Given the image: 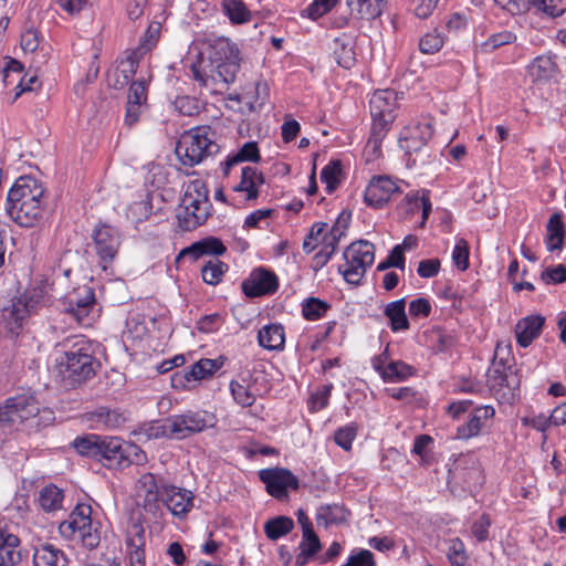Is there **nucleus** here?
I'll return each mask as SVG.
<instances>
[{
    "label": "nucleus",
    "instance_id": "nucleus-59",
    "mask_svg": "<svg viewBox=\"0 0 566 566\" xmlns=\"http://www.w3.org/2000/svg\"><path fill=\"white\" fill-rule=\"evenodd\" d=\"M407 205L420 207V209L422 210L421 226H423L431 212V202H430L428 191H422L421 196H419V192L408 193L407 195Z\"/></svg>",
    "mask_w": 566,
    "mask_h": 566
},
{
    "label": "nucleus",
    "instance_id": "nucleus-33",
    "mask_svg": "<svg viewBox=\"0 0 566 566\" xmlns=\"http://www.w3.org/2000/svg\"><path fill=\"white\" fill-rule=\"evenodd\" d=\"M19 538L8 534L0 525V566H12L20 560V553L17 551Z\"/></svg>",
    "mask_w": 566,
    "mask_h": 566
},
{
    "label": "nucleus",
    "instance_id": "nucleus-24",
    "mask_svg": "<svg viewBox=\"0 0 566 566\" xmlns=\"http://www.w3.org/2000/svg\"><path fill=\"white\" fill-rule=\"evenodd\" d=\"M488 385L495 394L506 397L513 395L518 386V380L511 370L506 371L504 367H494L488 373Z\"/></svg>",
    "mask_w": 566,
    "mask_h": 566
},
{
    "label": "nucleus",
    "instance_id": "nucleus-22",
    "mask_svg": "<svg viewBox=\"0 0 566 566\" xmlns=\"http://www.w3.org/2000/svg\"><path fill=\"white\" fill-rule=\"evenodd\" d=\"M224 364V359L219 357L217 359L202 358L193 364L189 371L184 375L176 374L172 378L174 386L185 385L184 380H202L211 377L217 373Z\"/></svg>",
    "mask_w": 566,
    "mask_h": 566
},
{
    "label": "nucleus",
    "instance_id": "nucleus-18",
    "mask_svg": "<svg viewBox=\"0 0 566 566\" xmlns=\"http://www.w3.org/2000/svg\"><path fill=\"white\" fill-rule=\"evenodd\" d=\"M433 135L432 124L429 119L406 127L399 138L400 148L411 154L420 150Z\"/></svg>",
    "mask_w": 566,
    "mask_h": 566
},
{
    "label": "nucleus",
    "instance_id": "nucleus-56",
    "mask_svg": "<svg viewBox=\"0 0 566 566\" xmlns=\"http://www.w3.org/2000/svg\"><path fill=\"white\" fill-rule=\"evenodd\" d=\"M151 213V206L147 200L135 201L129 205L126 216L134 223H140Z\"/></svg>",
    "mask_w": 566,
    "mask_h": 566
},
{
    "label": "nucleus",
    "instance_id": "nucleus-9",
    "mask_svg": "<svg viewBox=\"0 0 566 566\" xmlns=\"http://www.w3.org/2000/svg\"><path fill=\"white\" fill-rule=\"evenodd\" d=\"M94 304L93 290L87 285H82L65 296L63 312L80 326L88 327L93 323L92 310Z\"/></svg>",
    "mask_w": 566,
    "mask_h": 566
},
{
    "label": "nucleus",
    "instance_id": "nucleus-31",
    "mask_svg": "<svg viewBox=\"0 0 566 566\" xmlns=\"http://www.w3.org/2000/svg\"><path fill=\"white\" fill-rule=\"evenodd\" d=\"M164 484L161 478H157L153 473H144L138 480V491L145 493V505H156L158 500H161Z\"/></svg>",
    "mask_w": 566,
    "mask_h": 566
},
{
    "label": "nucleus",
    "instance_id": "nucleus-39",
    "mask_svg": "<svg viewBox=\"0 0 566 566\" xmlns=\"http://www.w3.org/2000/svg\"><path fill=\"white\" fill-rule=\"evenodd\" d=\"M221 8L232 24H244L251 21L252 13L242 0H222Z\"/></svg>",
    "mask_w": 566,
    "mask_h": 566
},
{
    "label": "nucleus",
    "instance_id": "nucleus-42",
    "mask_svg": "<svg viewBox=\"0 0 566 566\" xmlns=\"http://www.w3.org/2000/svg\"><path fill=\"white\" fill-rule=\"evenodd\" d=\"M564 224L558 213H554L547 223L546 245L549 251L560 250L564 240Z\"/></svg>",
    "mask_w": 566,
    "mask_h": 566
},
{
    "label": "nucleus",
    "instance_id": "nucleus-36",
    "mask_svg": "<svg viewBox=\"0 0 566 566\" xmlns=\"http://www.w3.org/2000/svg\"><path fill=\"white\" fill-rule=\"evenodd\" d=\"M64 492L54 484L43 486L39 492L38 502L45 512H54L63 506Z\"/></svg>",
    "mask_w": 566,
    "mask_h": 566
},
{
    "label": "nucleus",
    "instance_id": "nucleus-23",
    "mask_svg": "<svg viewBox=\"0 0 566 566\" xmlns=\"http://www.w3.org/2000/svg\"><path fill=\"white\" fill-rule=\"evenodd\" d=\"M83 419L93 430L116 429L120 427L125 420L118 411L107 407H98L93 411L86 412Z\"/></svg>",
    "mask_w": 566,
    "mask_h": 566
},
{
    "label": "nucleus",
    "instance_id": "nucleus-54",
    "mask_svg": "<svg viewBox=\"0 0 566 566\" xmlns=\"http://www.w3.org/2000/svg\"><path fill=\"white\" fill-rule=\"evenodd\" d=\"M328 304L314 297L307 298L302 306L303 316L308 321L321 318L328 310Z\"/></svg>",
    "mask_w": 566,
    "mask_h": 566
},
{
    "label": "nucleus",
    "instance_id": "nucleus-44",
    "mask_svg": "<svg viewBox=\"0 0 566 566\" xmlns=\"http://www.w3.org/2000/svg\"><path fill=\"white\" fill-rule=\"evenodd\" d=\"M347 510L338 504L321 506L317 511V522L325 526L343 523L347 521Z\"/></svg>",
    "mask_w": 566,
    "mask_h": 566
},
{
    "label": "nucleus",
    "instance_id": "nucleus-60",
    "mask_svg": "<svg viewBox=\"0 0 566 566\" xmlns=\"http://www.w3.org/2000/svg\"><path fill=\"white\" fill-rule=\"evenodd\" d=\"M357 434L356 427L350 423L343 428H339L334 436V440L337 446L343 448L345 451H349L352 449L353 441L355 440Z\"/></svg>",
    "mask_w": 566,
    "mask_h": 566
},
{
    "label": "nucleus",
    "instance_id": "nucleus-32",
    "mask_svg": "<svg viewBox=\"0 0 566 566\" xmlns=\"http://www.w3.org/2000/svg\"><path fill=\"white\" fill-rule=\"evenodd\" d=\"M333 52L338 65L344 69H350L356 62V54L354 51V40L349 35H342L334 40Z\"/></svg>",
    "mask_w": 566,
    "mask_h": 566
},
{
    "label": "nucleus",
    "instance_id": "nucleus-7",
    "mask_svg": "<svg viewBox=\"0 0 566 566\" xmlns=\"http://www.w3.org/2000/svg\"><path fill=\"white\" fill-rule=\"evenodd\" d=\"M99 446L97 460H103L107 468L142 465L147 461L146 453L137 444L125 442L117 437H102Z\"/></svg>",
    "mask_w": 566,
    "mask_h": 566
},
{
    "label": "nucleus",
    "instance_id": "nucleus-57",
    "mask_svg": "<svg viewBox=\"0 0 566 566\" xmlns=\"http://www.w3.org/2000/svg\"><path fill=\"white\" fill-rule=\"evenodd\" d=\"M469 254L468 241L462 238L458 239L452 251V261L459 270L465 271L469 268Z\"/></svg>",
    "mask_w": 566,
    "mask_h": 566
},
{
    "label": "nucleus",
    "instance_id": "nucleus-11",
    "mask_svg": "<svg viewBox=\"0 0 566 566\" xmlns=\"http://www.w3.org/2000/svg\"><path fill=\"white\" fill-rule=\"evenodd\" d=\"M92 239L94 251L99 259L98 263L104 271H107L120 247L119 233L108 224H99L95 228Z\"/></svg>",
    "mask_w": 566,
    "mask_h": 566
},
{
    "label": "nucleus",
    "instance_id": "nucleus-12",
    "mask_svg": "<svg viewBox=\"0 0 566 566\" xmlns=\"http://www.w3.org/2000/svg\"><path fill=\"white\" fill-rule=\"evenodd\" d=\"M345 235L344 228L335 223L328 229L327 223H315L303 242V250L306 253L313 252L317 247L331 253H335L340 238Z\"/></svg>",
    "mask_w": 566,
    "mask_h": 566
},
{
    "label": "nucleus",
    "instance_id": "nucleus-2",
    "mask_svg": "<svg viewBox=\"0 0 566 566\" xmlns=\"http://www.w3.org/2000/svg\"><path fill=\"white\" fill-rule=\"evenodd\" d=\"M61 346L65 349L59 361L60 373L72 384L82 382L95 373L94 345L84 336L66 338Z\"/></svg>",
    "mask_w": 566,
    "mask_h": 566
},
{
    "label": "nucleus",
    "instance_id": "nucleus-25",
    "mask_svg": "<svg viewBox=\"0 0 566 566\" xmlns=\"http://www.w3.org/2000/svg\"><path fill=\"white\" fill-rule=\"evenodd\" d=\"M494 415L495 410L491 406L475 408L470 415L469 420L458 428V438L470 439L478 436L482 430L484 421L492 419Z\"/></svg>",
    "mask_w": 566,
    "mask_h": 566
},
{
    "label": "nucleus",
    "instance_id": "nucleus-20",
    "mask_svg": "<svg viewBox=\"0 0 566 566\" xmlns=\"http://www.w3.org/2000/svg\"><path fill=\"white\" fill-rule=\"evenodd\" d=\"M279 286L277 277L272 272L260 269L250 274V277L243 282L242 289L248 296H261L271 294Z\"/></svg>",
    "mask_w": 566,
    "mask_h": 566
},
{
    "label": "nucleus",
    "instance_id": "nucleus-26",
    "mask_svg": "<svg viewBox=\"0 0 566 566\" xmlns=\"http://www.w3.org/2000/svg\"><path fill=\"white\" fill-rule=\"evenodd\" d=\"M226 250L227 249L221 240L214 237H209L181 250L180 256H191L193 260H198L205 255H222Z\"/></svg>",
    "mask_w": 566,
    "mask_h": 566
},
{
    "label": "nucleus",
    "instance_id": "nucleus-6",
    "mask_svg": "<svg viewBox=\"0 0 566 566\" xmlns=\"http://www.w3.org/2000/svg\"><path fill=\"white\" fill-rule=\"evenodd\" d=\"M219 151V145L214 142V134L208 126L192 128L181 135L176 155L184 165L196 166L205 158Z\"/></svg>",
    "mask_w": 566,
    "mask_h": 566
},
{
    "label": "nucleus",
    "instance_id": "nucleus-50",
    "mask_svg": "<svg viewBox=\"0 0 566 566\" xmlns=\"http://www.w3.org/2000/svg\"><path fill=\"white\" fill-rule=\"evenodd\" d=\"M216 69L214 77L230 84L233 83L240 70V60L212 63Z\"/></svg>",
    "mask_w": 566,
    "mask_h": 566
},
{
    "label": "nucleus",
    "instance_id": "nucleus-37",
    "mask_svg": "<svg viewBox=\"0 0 566 566\" xmlns=\"http://www.w3.org/2000/svg\"><path fill=\"white\" fill-rule=\"evenodd\" d=\"M376 370L381 375L382 379L388 382L403 381L413 374V368L401 360L390 361L386 367L376 365Z\"/></svg>",
    "mask_w": 566,
    "mask_h": 566
},
{
    "label": "nucleus",
    "instance_id": "nucleus-10",
    "mask_svg": "<svg viewBox=\"0 0 566 566\" xmlns=\"http://www.w3.org/2000/svg\"><path fill=\"white\" fill-rule=\"evenodd\" d=\"M397 101L398 95L392 90H378L373 94L369 107L375 134L378 133V128L379 133L388 130L395 118Z\"/></svg>",
    "mask_w": 566,
    "mask_h": 566
},
{
    "label": "nucleus",
    "instance_id": "nucleus-58",
    "mask_svg": "<svg viewBox=\"0 0 566 566\" xmlns=\"http://www.w3.org/2000/svg\"><path fill=\"white\" fill-rule=\"evenodd\" d=\"M42 36L38 29L28 27L21 34V48L24 52L33 53L40 45Z\"/></svg>",
    "mask_w": 566,
    "mask_h": 566
},
{
    "label": "nucleus",
    "instance_id": "nucleus-45",
    "mask_svg": "<svg viewBox=\"0 0 566 566\" xmlns=\"http://www.w3.org/2000/svg\"><path fill=\"white\" fill-rule=\"evenodd\" d=\"M101 438L96 434L78 437L73 441V447L81 455L97 459L101 450Z\"/></svg>",
    "mask_w": 566,
    "mask_h": 566
},
{
    "label": "nucleus",
    "instance_id": "nucleus-15",
    "mask_svg": "<svg viewBox=\"0 0 566 566\" xmlns=\"http://www.w3.org/2000/svg\"><path fill=\"white\" fill-rule=\"evenodd\" d=\"M159 31V23H150L139 45L127 55L125 61L120 62V72L123 73L126 82L136 73L139 60L157 44Z\"/></svg>",
    "mask_w": 566,
    "mask_h": 566
},
{
    "label": "nucleus",
    "instance_id": "nucleus-43",
    "mask_svg": "<svg viewBox=\"0 0 566 566\" xmlns=\"http://www.w3.org/2000/svg\"><path fill=\"white\" fill-rule=\"evenodd\" d=\"M294 527V522L287 516H277L269 520L264 525L268 538L276 541L289 534Z\"/></svg>",
    "mask_w": 566,
    "mask_h": 566
},
{
    "label": "nucleus",
    "instance_id": "nucleus-41",
    "mask_svg": "<svg viewBox=\"0 0 566 566\" xmlns=\"http://www.w3.org/2000/svg\"><path fill=\"white\" fill-rule=\"evenodd\" d=\"M556 72V63L551 55H541L528 65L530 75L536 80H548Z\"/></svg>",
    "mask_w": 566,
    "mask_h": 566
},
{
    "label": "nucleus",
    "instance_id": "nucleus-64",
    "mask_svg": "<svg viewBox=\"0 0 566 566\" xmlns=\"http://www.w3.org/2000/svg\"><path fill=\"white\" fill-rule=\"evenodd\" d=\"M343 566H376L374 554L368 549H360L348 557Z\"/></svg>",
    "mask_w": 566,
    "mask_h": 566
},
{
    "label": "nucleus",
    "instance_id": "nucleus-29",
    "mask_svg": "<svg viewBox=\"0 0 566 566\" xmlns=\"http://www.w3.org/2000/svg\"><path fill=\"white\" fill-rule=\"evenodd\" d=\"M238 46L227 38H218L209 44L211 63L240 60Z\"/></svg>",
    "mask_w": 566,
    "mask_h": 566
},
{
    "label": "nucleus",
    "instance_id": "nucleus-3",
    "mask_svg": "<svg viewBox=\"0 0 566 566\" xmlns=\"http://www.w3.org/2000/svg\"><path fill=\"white\" fill-rule=\"evenodd\" d=\"M211 203L206 184L196 179L186 186L177 208V220L180 229L191 231L206 222L210 214Z\"/></svg>",
    "mask_w": 566,
    "mask_h": 566
},
{
    "label": "nucleus",
    "instance_id": "nucleus-63",
    "mask_svg": "<svg viewBox=\"0 0 566 566\" xmlns=\"http://www.w3.org/2000/svg\"><path fill=\"white\" fill-rule=\"evenodd\" d=\"M223 322V317L220 314L214 313L201 317L197 323V327L202 333H213L221 327Z\"/></svg>",
    "mask_w": 566,
    "mask_h": 566
},
{
    "label": "nucleus",
    "instance_id": "nucleus-13",
    "mask_svg": "<svg viewBox=\"0 0 566 566\" xmlns=\"http://www.w3.org/2000/svg\"><path fill=\"white\" fill-rule=\"evenodd\" d=\"M259 478L265 484L268 493L275 499H284L290 490L298 488V479L287 469H263L259 471Z\"/></svg>",
    "mask_w": 566,
    "mask_h": 566
},
{
    "label": "nucleus",
    "instance_id": "nucleus-62",
    "mask_svg": "<svg viewBox=\"0 0 566 566\" xmlns=\"http://www.w3.org/2000/svg\"><path fill=\"white\" fill-rule=\"evenodd\" d=\"M169 424V419H166L163 422H153L144 429V433L148 439H158L163 437L172 439V432H170V428H168Z\"/></svg>",
    "mask_w": 566,
    "mask_h": 566
},
{
    "label": "nucleus",
    "instance_id": "nucleus-52",
    "mask_svg": "<svg viewBox=\"0 0 566 566\" xmlns=\"http://www.w3.org/2000/svg\"><path fill=\"white\" fill-rule=\"evenodd\" d=\"M515 41H516V35L509 30H504V31L494 33L491 36H489L488 40L481 44V49L484 52H491L495 49H499L506 44H511Z\"/></svg>",
    "mask_w": 566,
    "mask_h": 566
},
{
    "label": "nucleus",
    "instance_id": "nucleus-51",
    "mask_svg": "<svg viewBox=\"0 0 566 566\" xmlns=\"http://www.w3.org/2000/svg\"><path fill=\"white\" fill-rule=\"evenodd\" d=\"M145 530L138 521H130L126 527V546L145 547Z\"/></svg>",
    "mask_w": 566,
    "mask_h": 566
},
{
    "label": "nucleus",
    "instance_id": "nucleus-47",
    "mask_svg": "<svg viewBox=\"0 0 566 566\" xmlns=\"http://www.w3.org/2000/svg\"><path fill=\"white\" fill-rule=\"evenodd\" d=\"M227 270L228 265L226 263L220 260L212 259L202 266L201 276L205 283L216 285L222 280Z\"/></svg>",
    "mask_w": 566,
    "mask_h": 566
},
{
    "label": "nucleus",
    "instance_id": "nucleus-48",
    "mask_svg": "<svg viewBox=\"0 0 566 566\" xmlns=\"http://www.w3.org/2000/svg\"><path fill=\"white\" fill-rule=\"evenodd\" d=\"M338 3V0H313L302 12L303 18H308L313 21L327 14Z\"/></svg>",
    "mask_w": 566,
    "mask_h": 566
},
{
    "label": "nucleus",
    "instance_id": "nucleus-19",
    "mask_svg": "<svg viewBox=\"0 0 566 566\" xmlns=\"http://www.w3.org/2000/svg\"><path fill=\"white\" fill-rule=\"evenodd\" d=\"M161 501L174 515L184 516L193 505V495L185 489L168 485L163 486Z\"/></svg>",
    "mask_w": 566,
    "mask_h": 566
},
{
    "label": "nucleus",
    "instance_id": "nucleus-8",
    "mask_svg": "<svg viewBox=\"0 0 566 566\" xmlns=\"http://www.w3.org/2000/svg\"><path fill=\"white\" fill-rule=\"evenodd\" d=\"M343 259L344 262L339 264L338 272L347 283L357 285L374 263L375 247L365 240L354 242L344 251Z\"/></svg>",
    "mask_w": 566,
    "mask_h": 566
},
{
    "label": "nucleus",
    "instance_id": "nucleus-1",
    "mask_svg": "<svg viewBox=\"0 0 566 566\" xmlns=\"http://www.w3.org/2000/svg\"><path fill=\"white\" fill-rule=\"evenodd\" d=\"M44 189L31 176H21L10 188L7 197L9 216L22 227H32L42 214Z\"/></svg>",
    "mask_w": 566,
    "mask_h": 566
},
{
    "label": "nucleus",
    "instance_id": "nucleus-4",
    "mask_svg": "<svg viewBox=\"0 0 566 566\" xmlns=\"http://www.w3.org/2000/svg\"><path fill=\"white\" fill-rule=\"evenodd\" d=\"M34 417H39L40 424H48L54 419L53 411L43 407L32 391L10 397L0 406V427L22 423Z\"/></svg>",
    "mask_w": 566,
    "mask_h": 566
},
{
    "label": "nucleus",
    "instance_id": "nucleus-49",
    "mask_svg": "<svg viewBox=\"0 0 566 566\" xmlns=\"http://www.w3.org/2000/svg\"><path fill=\"white\" fill-rule=\"evenodd\" d=\"M443 44L444 36L438 30H432L420 39L419 50L423 54H434L442 49Z\"/></svg>",
    "mask_w": 566,
    "mask_h": 566
},
{
    "label": "nucleus",
    "instance_id": "nucleus-14",
    "mask_svg": "<svg viewBox=\"0 0 566 566\" xmlns=\"http://www.w3.org/2000/svg\"><path fill=\"white\" fill-rule=\"evenodd\" d=\"M400 192L399 185L392 178L388 176H374L366 187L364 200L367 206L379 209L385 207L394 195Z\"/></svg>",
    "mask_w": 566,
    "mask_h": 566
},
{
    "label": "nucleus",
    "instance_id": "nucleus-61",
    "mask_svg": "<svg viewBox=\"0 0 566 566\" xmlns=\"http://www.w3.org/2000/svg\"><path fill=\"white\" fill-rule=\"evenodd\" d=\"M332 385L323 386L312 394L308 400V408L312 412L324 409L331 396Z\"/></svg>",
    "mask_w": 566,
    "mask_h": 566
},
{
    "label": "nucleus",
    "instance_id": "nucleus-30",
    "mask_svg": "<svg viewBox=\"0 0 566 566\" xmlns=\"http://www.w3.org/2000/svg\"><path fill=\"white\" fill-rule=\"evenodd\" d=\"M352 14L360 19L373 20L381 15L387 0H346Z\"/></svg>",
    "mask_w": 566,
    "mask_h": 566
},
{
    "label": "nucleus",
    "instance_id": "nucleus-21",
    "mask_svg": "<svg viewBox=\"0 0 566 566\" xmlns=\"http://www.w3.org/2000/svg\"><path fill=\"white\" fill-rule=\"evenodd\" d=\"M263 182V175L256 168L245 166L241 168V179L232 187V190L244 201L255 200Z\"/></svg>",
    "mask_w": 566,
    "mask_h": 566
},
{
    "label": "nucleus",
    "instance_id": "nucleus-55",
    "mask_svg": "<svg viewBox=\"0 0 566 566\" xmlns=\"http://www.w3.org/2000/svg\"><path fill=\"white\" fill-rule=\"evenodd\" d=\"M340 164L331 161L321 171V179L326 184V190L332 193L339 184Z\"/></svg>",
    "mask_w": 566,
    "mask_h": 566
},
{
    "label": "nucleus",
    "instance_id": "nucleus-16",
    "mask_svg": "<svg viewBox=\"0 0 566 566\" xmlns=\"http://www.w3.org/2000/svg\"><path fill=\"white\" fill-rule=\"evenodd\" d=\"M32 307L25 300H12L0 310V331L11 336L18 335Z\"/></svg>",
    "mask_w": 566,
    "mask_h": 566
},
{
    "label": "nucleus",
    "instance_id": "nucleus-38",
    "mask_svg": "<svg viewBox=\"0 0 566 566\" xmlns=\"http://www.w3.org/2000/svg\"><path fill=\"white\" fill-rule=\"evenodd\" d=\"M259 160L260 153L256 143L248 142L234 155L227 158L224 161L223 174L228 176L231 168L243 161L258 163Z\"/></svg>",
    "mask_w": 566,
    "mask_h": 566
},
{
    "label": "nucleus",
    "instance_id": "nucleus-40",
    "mask_svg": "<svg viewBox=\"0 0 566 566\" xmlns=\"http://www.w3.org/2000/svg\"><path fill=\"white\" fill-rule=\"evenodd\" d=\"M230 390L234 401L243 408L251 407L258 395L248 379H242L241 382L232 380L230 382Z\"/></svg>",
    "mask_w": 566,
    "mask_h": 566
},
{
    "label": "nucleus",
    "instance_id": "nucleus-46",
    "mask_svg": "<svg viewBox=\"0 0 566 566\" xmlns=\"http://www.w3.org/2000/svg\"><path fill=\"white\" fill-rule=\"evenodd\" d=\"M531 6L552 19L559 18L566 12V0H531Z\"/></svg>",
    "mask_w": 566,
    "mask_h": 566
},
{
    "label": "nucleus",
    "instance_id": "nucleus-35",
    "mask_svg": "<svg viewBox=\"0 0 566 566\" xmlns=\"http://www.w3.org/2000/svg\"><path fill=\"white\" fill-rule=\"evenodd\" d=\"M384 314L389 318L392 332H400L409 328L405 298L388 303L385 307Z\"/></svg>",
    "mask_w": 566,
    "mask_h": 566
},
{
    "label": "nucleus",
    "instance_id": "nucleus-34",
    "mask_svg": "<svg viewBox=\"0 0 566 566\" xmlns=\"http://www.w3.org/2000/svg\"><path fill=\"white\" fill-rule=\"evenodd\" d=\"M34 566H65L63 552L51 544L36 547L33 554Z\"/></svg>",
    "mask_w": 566,
    "mask_h": 566
},
{
    "label": "nucleus",
    "instance_id": "nucleus-5",
    "mask_svg": "<svg viewBox=\"0 0 566 566\" xmlns=\"http://www.w3.org/2000/svg\"><path fill=\"white\" fill-rule=\"evenodd\" d=\"M92 506L86 503L77 504L70 513L69 518L59 526L60 534L71 541H80L93 549L101 541L99 523L92 516Z\"/></svg>",
    "mask_w": 566,
    "mask_h": 566
},
{
    "label": "nucleus",
    "instance_id": "nucleus-53",
    "mask_svg": "<svg viewBox=\"0 0 566 566\" xmlns=\"http://www.w3.org/2000/svg\"><path fill=\"white\" fill-rule=\"evenodd\" d=\"M447 557L451 566L465 565L468 555L464 544L460 538L455 537L450 539Z\"/></svg>",
    "mask_w": 566,
    "mask_h": 566
},
{
    "label": "nucleus",
    "instance_id": "nucleus-28",
    "mask_svg": "<svg viewBox=\"0 0 566 566\" xmlns=\"http://www.w3.org/2000/svg\"><path fill=\"white\" fill-rule=\"evenodd\" d=\"M258 342L268 350H282L285 343V333L281 324H269L258 333Z\"/></svg>",
    "mask_w": 566,
    "mask_h": 566
},
{
    "label": "nucleus",
    "instance_id": "nucleus-17",
    "mask_svg": "<svg viewBox=\"0 0 566 566\" xmlns=\"http://www.w3.org/2000/svg\"><path fill=\"white\" fill-rule=\"evenodd\" d=\"M172 439H184L191 434L201 432L207 427L206 413L186 412L169 418Z\"/></svg>",
    "mask_w": 566,
    "mask_h": 566
},
{
    "label": "nucleus",
    "instance_id": "nucleus-27",
    "mask_svg": "<svg viewBox=\"0 0 566 566\" xmlns=\"http://www.w3.org/2000/svg\"><path fill=\"white\" fill-rule=\"evenodd\" d=\"M544 317L539 315L527 316L518 321L515 326L516 340L522 347H527L539 336L544 325Z\"/></svg>",
    "mask_w": 566,
    "mask_h": 566
}]
</instances>
